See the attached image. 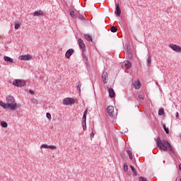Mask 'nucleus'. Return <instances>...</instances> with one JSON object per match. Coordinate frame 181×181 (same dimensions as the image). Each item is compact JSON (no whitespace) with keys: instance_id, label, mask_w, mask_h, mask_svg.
Instances as JSON below:
<instances>
[{"instance_id":"obj_1","label":"nucleus","mask_w":181,"mask_h":181,"mask_svg":"<svg viewBox=\"0 0 181 181\" xmlns=\"http://www.w3.org/2000/svg\"><path fill=\"white\" fill-rule=\"evenodd\" d=\"M156 145L157 148H159L161 151H164V152L169 151L173 155H175V151H173L172 145L168 140H160V137H157Z\"/></svg>"},{"instance_id":"obj_2","label":"nucleus","mask_w":181,"mask_h":181,"mask_svg":"<svg viewBox=\"0 0 181 181\" xmlns=\"http://www.w3.org/2000/svg\"><path fill=\"white\" fill-rule=\"evenodd\" d=\"M6 101L7 103L6 107L8 110H14L16 108H21L22 107V105L16 103V100L13 96L8 95L6 98Z\"/></svg>"},{"instance_id":"obj_3","label":"nucleus","mask_w":181,"mask_h":181,"mask_svg":"<svg viewBox=\"0 0 181 181\" xmlns=\"http://www.w3.org/2000/svg\"><path fill=\"white\" fill-rule=\"evenodd\" d=\"M13 86L15 87H24V86H26V82L21 79H14L13 81Z\"/></svg>"},{"instance_id":"obj_4","label":"nucleus","mask_w":181,"mask_h":181,"mask_svg":"<svg viewBox=\"0 0 181 181\" xmlns=\"http://www.w3.org/2000/svg\"><path fill=\"white\" fill-rule=\"evenodd\" d=\"M74 104V99L71 98H66L63 100L64 105H73Z\"/></svg>"},{"instance_id":"obj_5","label":"nucleus","mask_w":181,"mask_h":181,"mask_svg":"<svg viewBox=\"0 0 181 181\" xmlns=\"http://www.w3.org/2000/svg\"><path fill=\"white\" fill-rule=\"evenodd\" d=\"M170 47L172 49V50L176 52L177 53L181 52V47L179 45H176L175 44H170Z\"/></svg>"},{"instance_id":"obj_6","label":"nucleus","mask_w":181,"mask_h":181,"mask_svg":"<svg viewBox=\"0 0 181 181\" xmlns=\"http://www.w3.org/2000/svg\"><path fill=\"white\" fill-rule=\"evenodd\" d=\"M78 43L79 45L80 49H81L82 52H86V44H84V41L81 38H78Z\"/></svg>"},{"instance_id":"obj_7","label":"nucleus","mask_w":181,"mask_h":181,"mask_svg":"<svg viewBox=\"0 0 181 181\" xmlns=\"http://www.w3.org/2000/svg\"><path fill=\"white\" fill-rule=\"evenodd\" d=\"M106 111L109 115V117H114V107L108 106L106 109Z\"/></svg>"},{"instance_id":"obj_8","label":"nucleus","mask_w":181,"mask_h":181,"mask_svg":"<svg viewBox=\"0 0 181 181\" xmlns=\"http://www.w3.org/2000/svg\"><path fill=\"white\" fill-rule=\"evenodd\" d=\"M73 53H74V49H68L66 52L65 57H66V59H70V57H71V54H73Z\"/></svg>"},{"instance_id":"obj_9","label":"nucleus","mask_w":181,"mask_h":181,"mask_svg":"<svg viewBox=\"0 0 181 181\" xmlns=\"http://www.w3.org/2000/svg\"><path fill=\"white\" fill-rule=\"evenodd\" d=\"M19 60H30L32 59V56L30 54L21 55L18 57Z\"/></svg>"},{"instance_id":"obj_10","label":"nucleus","mask_w":181,"mask_h":181,"mask_svg":"<svg viewBox=\"0 0 181 181\" xmlns=\"http://www.w3.org/2000/svg\"><path fill=\"white\" fill-rule=\"evenodd\" d=\"M108 78V74L107 72H103L102 74V79L104 84H107V78Z\"/></svg>"},{"instance_id":"obj_11","label":"nucleus","mask_w":181,"mask_h":181,"mask_svg":"<svg viewBox=\"0 0 181 181\" xmlns=\"http://www.w3.org/2000/svg\"><path fill=\"white\" fill-rule=\"evenodd\" d=\"M116 16H121V8H119V4H116Z\"/></svg>"},{"instance_id":"obj_12","label":"nucleus","mask_w":181,"mask_h":181,"mask_svg":"<svg viewBox=\"0 0 181 181\" xmlns=\"http://www.w3.org/2000/svg\"><path fill=\"white\" fill-rule=\"evenodd\" d=\"M109 91V97L110 98H114V97H115V92L114 91V89H112V88H110L108 89Z\"/></svg>"},{"instance_id":"obj_13","label":"nucleus","mask_w":181,"mask_h":181,"mask_svg":"<svg viewBox=\"0 0 181 181\" xmlns=\"http://www.w3.org/2000/svg\"><path fill=\"white\" fill-rule=\"evenodd\" d=\"M34 16H43V11L42 10L36 11L33 13Z\"/></svg>"},{"instance_id":"obj_14","label":"nucleus","mask_w":181,"mask_h":181,"mask_svg":"<svg viewBox=\"0 0 181 181\" xmlns=\"http://www.w3.org/2000/svg\"><path fill=\"white\" fill-rule=\"evenodd\" d=\"M4 61L7 62L8 63H13V59L9 57L4 56Z\"/></svg>"},{"instance_id":"obj_15","label":"nucleus","mask_w":181,"mask_h":181,"mask_svg":"<svg viewBox=\"0 0 181 181\" xmlns=\"http://www.w3.org/2000/svg\"><path fill=\"white\" fill-rule=\"evenodd\" d=\"M134 88H136V90H139V88H141V82L139 81L134 82Z\"/></svg>"},{"instance_id":"obj_16","label":"nucleus","mask_w":181,"mask_h":181,"mask_svg":"<svg viewBox=\"0 0 181 181\" xmlns=\"http://www.w3.org/2000/svg\"><path fill=\"white\" fill-rule=\"evenodd\" d=\"M84 37L86 39V40H88V42H93V37H91V35L85 34Z\"/></svg>"},{"instance_id":"obj_17","label":"nucleus","mask_w":181,"mask_h":181,"mask_svg":"<svg viewBox=\"0 0 181 181\" xmlns=\"http://www.w3.org/2000/svg\"><path fill=\"white\" fill-rule=\"evenodd\" d=\"M127 56L128 57V59H129L131 60V59H132V57H134V54H132V51L128 50L127 52Z\"/></svg>"},{"instance_id":"obj_18","label":"nucleus","mask_w":181,"mask_h":181,"mask_svg":"<svg viewBox=\"0 0 181 181\" xmlns=\"http://www.w3.org/2000/svg\"><path fill=\"white\" fill-rule=\"evenodd\" d=\"M76 88H77V91H78V94H80L81 93V82H80V81L78 82Z\"/></svg>"},{"instance_id":"obj_19","label":"nucleus","mask_w":181,"mask_h":181,"mask_svg":"<svg viewBox=\"0 0 181 181\" xmlns=\"http://www.w3.org/2000/svg\"><path fill=\"white\" fill-rule=\"evenodd\" d=\"M130 168L132 169L133 176H138V174L136 173V170H135V167H134L133 165H130Z\"/></svg>"},{"instance_id":"obj_20","label":"nucleus","mask_w":181,"mask_h":181,"mask_svg":"<svg viewBox=\"0 0 181 181\" xmlns=\"http://www.w3.org/2000/svg\"><path fill=\"white\" fill-rule=\"evenodd\" d=\"M148 66L151 67V63H152V56L148 55L147 59Z\"/></svg>"},{"instance_id":"obj_21","label":"nucleus","mask_w":181,"mask_h":181,"mask_svg":"<svg viewBox=\"0 0 181 181\" xmlns=\"http://www.w3.org/2000/svg\"><path fill=\"white\" fill-rule=\"evenodd\" d=\"M158 115H163V117H165V110H163V108H160L158 110Z\"/></svg>"},{"instance_id":"obj_22","label":"nucleus","mask_w":181,"mask_h":181,"mask_svg":"<svg viewBox=\"0 0 181 181\" xmlns=\"http://www.w3.org/2000/svg\"><path fill=\"white\" fill-rule=\"evenodd\" d=\"M0 107H2V108H4L5 110H7L8 107L6 106V103H4V102L0 100Z\"/></svg>"},{"instance_id":"obj_23","label":"nucleus","mask_w":181,"mask_h":181,"mask_svg":"<svg viewBox=\"0 0 181 181\" xmlns=\"http://www.w3.org/2000/svg\"><path fill=\"white\" fill-rule=\"evenodd\" d=\"M1 125L2 128H8V123L5 121H2L1 122Z\"/></svg>"},{"instance_id":"obj_24","label":"nucleus","mask_w":181,"mask_h":181,"mask_svg":"<svg viewBox=\"0 0 181 181\" xmlns=\"http://www.w3.org/2000/svg\"><path fill=\"white\" fill-rule=\"evenodd\" d=\"M117 30H118V28H117L116 26H112V27H111V28H110V31H111L112 33H115V32H117Z\"/></svg>"},{"instance_id":"obj_25","label":"nucleus","mask_w":181,"mask_h":181,"mask_svg":"<svg viewBox=\"0 0 181 181\" xmlns=\"http://www.w3.org/2000/svg\"><path fill=\"white\" fill-rule=\"evenodd\" d=\"M125 66H128L129 69H131L132 67V64L129 61L124 62Z\"/></svg>"},{"instance_id":"obj_26","label":"nucleus","mask_w":181,"mask_h":181,"mask_svg":"<svg viewBox=\"0 0 181 181\" xmlns=\"http://www.w3.org/2000/svg\"><path fill=\"white\" fill-rule=\"evenodd\" d=\"M31 103L32 104H35V105H37V104L39 103V101H37V99L36 98H32Z\"/></svg>"},{"instance_id":"obj_27","label":"nucleus","mask_w":181,"mask_h":181,"mask_svg":"<svg viewBox=\"0 0 181 181\" xmlns=\"http://www.w3.org/2000/svg\"><path fill=\"white\" fill-rule=\"evenodd\" d=\"M163 128L165 134H169V129L168 127H166V124H163Z\"/></svg>"},{"instance_id":"obj_28","label":"nucleus","mask_w":181,"mask_h":181,"mask_svg":"<svg viewBox=\"0 0 181 181\" xmlns=\"http://www.w3.org/2000/svg\"><path fill=\"white\" fill-rule=\"evenodd\" d=\"M82 127L83 131H86L87 129V122H82Z\"/></svg>"},{"instance_id":"obj_29","label":"nucleus","mask_w":181,"mask_h":181,"mask_svg":"<svg viewBox=\"0 0 181 181\" xmlns=\"http://www.w3.org/2000/svg\"><path fill=\"white\" fill-rule=\"evenodd\" d=\"M127 153L129 155V159L132 160L133 159L132 151H131V150H127Z\"/></svg>"},{"instance_id":"obj_30","label":"nucleus","mask_w":181,"mask_h":181,"mask_svg":"<svg viewBox=\"0 0 181 181\" xmlns=\"http://www.w3.org/2000/svg\"><path fill=\"white\" fill-rule=\"evenodd\" d=\"M69 13L72 18H76V13L74 12V11L69 10Z\"/></svg>"},{"instance_id":"obj_31","label":"nucleus","mask_w":181,"mask_h":181,"mask_svg":"<svg viewBox=\"0 0 181 181\" xmlns=\"http://www.w3.org/2000/svg\"><path fill=\"white\" fill-rule=\"evenodd\" d=\"M87 121V115H83L82 117V122H86Z\"/></svg>"},{"instance_id":"obj_32","label":"nucleus","mask_w":181,"mask_h":181,"mask_svg":"<svg viewBox=\"0 0 181 181\" xmlns=\"http://www.w3.org/2000/svg\"><path fill=\"white\" fill-rule=\"evenodd\" d=\"M124 172H128V165L127 163L124 164Z\"/></svg>"},{"instance_id":"obj_33","label":"nucleus","mask_w":181,"mask_h":181,"mask_svg":"<svg viewBox=\"0 0 181 181\" xmlns=\"http://www.w3.org/2000/svg\"><path fill=\"white\" fill-rule=\"evenodd\" d=\"M144 97H145V95L144 94H140L138 95V98L139 100H144Z\"/></svg>"},{"instance_id":"obj_34","label":"nucleus","mask_w":181,"mask_h":181,"mask_svg":"<svg viewBox=\"0 0 181 181\" xmlns=\"http://www.w3.org/2000/svg\"><path fill=\"white\" fill-rule=\"evenodd\" d=\"M46 117L48 119H52V115L49 112L46 113Z\"/></svg>"},{"instance_id":"obj_35","label":"nucleus","mask_w":181,"mask_h":181,"mask_svg":"<svg viewBox=\"0 0 181 181\" xmlns=\"http://www.w3.org/2000/svg\"><path fill=\"white\" fill-rule=\"evenodd\" d=\"M91 131H92V132L90 134V138H91V139H93V138H94V132H95L94 129L93 128L91 129Z\"/></svg>"},{"instance_id":"obj_36","label":"nucleus","mask_w":181,"mask_h":181,"mask_svg":"<svg viewBox=\"0 0 181 181\" xmlns=\"http://www.w3.org/2000/svg\"><path fill=\"white\" fill-rule=\"evenodd\" d=\"M45 148V149H49V145H47V144H42L41 145V148Z\"/></svg>"},{"instance_id":"obj_37","label":"nucleus","mask_w":181,"mask_h":181,"mask_svg":"<svg viewBox=\"0 0 181 181\" xmlns=\"http://www.w3.org/2000/svg\"><path fill=\"white\" fill-rule=\"evenodd\" d=\"M82 56H83V59L86 60V62L88 61V57H87V56H86V54H84V53L82 54Z\"/></svg>"},{"instance_id":"obj_38","label":"nucleus","mask_w":181,"mask_h":181,"mask_svg":"<svg viewBox=\"0 0 181 181\" xmlns=\"http://www.w3.org/2000/svg\"><path fill=\"white\" fill-rule=\"evenodd\" d=\"M20 26H21V24L17 23L15 24L14 28H15V29H19Z\"/></svg>"},{"instance_id":"obj_39","label":"nucleus","mask_w":181,"mask_h":181,"mask_svg":"<svg viewBox=\"0 0 181 181\" xmlns=\"http://www.w3.org/2000/svg\"><path fill=\"white\" fill-rule=\"evenodd\" d=\"M56 146H48V149H56Z\"/></svg>"},{"instance_id":"obj_40","label":"nucleus","mask_w":181,"mask_h":181,"mask_svg":"<svg viewBox=\"0 0 181 181\" xmlns=\"http://www.w3.org/2000/svg\"><path fill=\"white\" fill-rule=\"evenodd\" d=\"M85 18L84 16H78V19H81V21H84Z\"/></svg>"},{"instance_id":"obj_41","label":"nucleus","mask_w":181,"mask_h":181,"mask_svg":"<svg viewBox=\"0 0 181 181\" xmlns=\"http://www.w3.org/2000/svg\"><path fill=\"white\" fill-rule=\"evenodd\" d=\"M139 181H146V178H144V177H140L139 178Z\"/></svg>"},{"instance_id":"obj_42","label":"nucleus","mask_w":181,"mask_h":181,"mask_svg":"<svg viewBox=\"0 0 181 181\" xmlns=\"http://www.w3.org/2000/svg\"><path fill=\"white\" fill-rule=\"evenodd\" d=\"M29 93H30V94H35V91H33V90H29Z\"/></svg>"},{"instance_id":"obj_43","label":"nucleus","mask_w":181,"mask_h":181,"mask_svg":"<svg viewBox=\"0 0 181 181\" xmlns=\"http://www.w3.org/2000/svg\"><path fill=\"white\" fill-rule=\"evenodd\" d=\"M87 112H88V110H86L83 112V115H87Z\"/></svg>"},{"instance_id":"obj_44","label":"nucleus","mask_w":181,"mask_h":181,"mask_svg":"<svg viewBox=\"0 0 181 181\" xmlns=\"http://www.w3.org/2000/svg\"><path fill=\"white\" fill-rule=\"evenodd\" d=\"M179 117V112H176V118H178Z\"/></svg>"},{"instance_id":"obj_45","label":"nucleus","mask_w":181,"mask_h":181,"mask_svg":"<svg viewBox=\"0 0 181 181\" xmlns=\"http://www.w3.org/2000/svg\"><path fill=\"white\" fill-rule=\"evenodd\" d=\"M122 158H125V154H121Z\"/></svg>"},{"instance_id":"obj_46","label":"nucleus","mask_w":181,"mask_h":181,"mask_svg":"<svg viewBox=\"0 0 181 181\" xmlns=\"http://www.w3.org/2000/svg\"><path fill=\"white\" fill-rule=\"evenodd\" d=\"M179 169L181 170V164H179Z\"/></svg>"},{"instance_id":"obj_47","label":"nucleus","mask_w":181,"mask_h":181,"mask_svg":"<svg viewBox=\"0 0 181 181\" xmlns=\"http://www.w3.org/2000/svg\"><path fill=\"white\" fill-rule=\"evenodd\" d=\"M180 181H181V178H180Z\"/></svg>"}]
</instances>
